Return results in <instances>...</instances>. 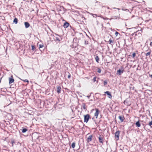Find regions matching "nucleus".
Here are the masks:
<instances>
[{
	"instance_id": "aec40b11",
	"label": "nucleus",
	"mask_w": 152,
	"mask_h": 152,
	"mask_svg": "<svg viewBox=\"0 0 152 152\" xmlns=\"http://www.w3.org/2000/svg\"><path fill=\"white\" fill-rule=\"evenodd\" d=\"M18 20L17 18H15L13 20V22L15 24H17L18 23Z\"/></svg>"
},
{
	"instance_id": "f3484780",
	"label": "nucleus",
	"mask_w": 152,
	"mask_h": 152,
	"mask_svg": "<svg viewBox=\"0 0 152 152\" xmlns=\"http://www.w3.org/2000/svg\"><path fill=\"white\" fill-rule=\"evenodd\" d=\"M54 39L55 41L59 42L60 41V40L59 38L58 37H55L54 38Z\"/></svg>"
},
{
	"instance_id": "f257e3e1",
	"label": "nucleus",
	"mask_w": 152,
	"mask_h": 152,
	"mask_svg": "<svg viewBox=\"0 0 152 152\" xmlns=\"http://www.w3.org/2000/svg\"><path fill=\"white\" fill-rule=\"evenodd\" d=\"M94 110L95 111V112L94 114V115L96 117V118H97L98 115L99 113V110L97 108H95L94 109H93L91 110V111L93 112Z\"/></svg>"
},
{
	"instance_id": "c85d7f7f",
	"label": "nucleus",
	"mask_w": 152,
	"mask_h": 152,
	"mask_svg": "<svg viewBox=\"0 0 152 152\" xmlns=\"http://www.w3.org/2000/svg\"><path fill=\"white\" fill-rule=\"evenodd\" d=\"M135 56H136V53H133L132 55V57L133 58H134Z\"/></svg>"
},
{
	"instance_id": "7c9ffc66",
	"label": "nucleus",
	"mask_w": 152,
	"mask_h": 152,
	"mask_svg": "<svg viewBox=\"0 0 152 152\" xmlns=\"http://www.w3.org/2000/svg\"><path fill=\"white\" fill-rule=\"evenodd\" d=\"M107 81H106V80H105L104 81V86H105L106 85H107Z\"/></svg>"
},
{
	"instance_id": "1a4fd4ad",
	"label": "nucleus",
	"mask_w": 152,
	"mask_h": 152,
	"mask_svg": "<svg viewBox=\"0 0 152 152\" xmlns=\"http://www.w3.org/2000/svg\"><path fill=\"white\" fill-rule=\"evenodd\" d=\"M118 118L120 120L121 122H123L125 119V118L123 115L119 116L118 117Z\"/></svg>"
},
{
	"instance_id": "bb28decb",
	"label": "nucleus",
	"mask_w": 152,
	"mask_h": 152,
	"mask_svg": "<svg viewBox=\"0 0 152 152\" xmlns=\"http://www.w3.org/2000/svg\"><path fill=\"white\" fill-rule=\"evenodd\" d=\"M96 76L94 77L93 79V81L94 82H95L96 81Z\"/></svg>"
},
{
	"instance_id": "a211bd4d",
	"label": "nucleus",
	"mask_w": 152,
	"mask_h": 152,
	"mask_svg": "<svg viewBox=\"0 0 152 152\" xmlns=\"http://www.w3.org/2000/svg\"><path fill=\"white\" fill-rule=\"evenodd\" d=\"M95 59L97 63H99V56H96L95 58Z\"/></svg>"
},
{
	"instance_id": "4c0bfd02",
	"label": "nucleus",
	"mask_w": 152,
	"mask_h": 152,
	"mask_svg": "<svg viewBox=\"0 0 152 152\" xmlns=\"http://www.w3.org/2000/svg\"><path fill=\"white\" fill-rule=\"evenodd\" d=\"M117 10H120V9H117Z\"/></svg>"
},
{
	"instance_id": "a878e982",
	"label": "nucleus",
	"mask_w": 152,
	"mask_h": 152,
	"mask_svg": "<svg viewBox=\"0 0 152 152\" xmlns=\"http://www.w3.org/2000/svg\"><path fill=\"white\" fill-rule=\"evenodd\" d=\"M101 69L99 68H98L97 69V72L99 73H100L101 72Z\"/></svg>"
},
{
	"instance_id": "b1692460",
	"label": "nucleus",
	"mask_w": 152,
	"mask_h": 152,
	"mask_svg": "<svg viewBox=\"0 0 152 152\" xmlns=\"http://www.w3.org/2000/svg\"><path fill=\"white\" fill-rule=\"evenodd\" d=\"M83 108L84 109L86 110V104L84 103L83 104H82Z\"/></svg>"
},
{
	"instance_id": "5701e85b",
	"label": "nucleus",
	"mask_w": 152,
	"mask_h": 152,
	"mask_svg": "<svg viewBox=\"0 0 152 152\" xmlns=\"http://www.w3.org/2000/svg\"><path fill=\"white\" fill-rule=\"evenodd\" d=\"M20 79L21 80H22L23 81V82H27V83H28L29 82V81L28 80H27V79L23 80V79Z\"/></svg>"
},
{
	"instance_id": "f8f14e48",
	"label": "nucleus",
	"mask_w": 152,
	"mask_h": 152,
	"mask_svg": "<svg viewBox=\"0 0 152 152\" xmlns=\"http://www.w3.org/2000/svg\"><path fill=\"white\" fill-rule=\"evenodd\" d=\"M37 46H39V49H40V48H42L44 47V45L43 43L39 44V42L37 44Z\"/></svg>"
},
{
	"instance_id": "412c9836",
	"label": "nucleus",
	"mask_w": 152,
	"mask_h": 152,
	"mask_svg": "<svg viewBox=\"0 0 152 152\" xmlns=\"http://www.w3.org/2000/svg\"><path fill=\"white\" fill-rule=\"evenodd\" d=\"M75 146V142H73L71 145L72 148H74Z\"/></svg>"
},
{
	"instance_id": "2eb2a0df",
	"label": "nucleus",
	"mask_w": 152,
	"mask_h": 152,
	"mask_svg": "<svg viewBox=\"0 0 152 152\" xmlns=\"http://www.w3.org/2000/svg\"><path fill=\"white\" fill-rule=\"evenodd\" d=\"M61 88L60 86H59L57 88V92L58 93H60L61 91Z\"/></svg>"
},
{
	"instance_id": "6e6552de",
	"label": "nucleus",
	"mask_w": 152,
	"mask_h": 152,
	"mask_svg": "<svg viewBox=\"0 0 152 152\" xmlns=\"http://www.w3.org/2000/svg\"><path fill=\"white\" fill-rule=\"evenodd\" d=\"M105 94H106L108 96V97L110 99H111L112 96L110 92L109 91H106L104 92Z\"/></svg>"
},
{
	"instance_id": "4468645a",
	"label": "nucleus",
	"mask_w": 152,
	"mask_h": 152,
	"mask_svg": "<svg viewBox=\"0 0 152 152\" xmlns=\"http://www.w3.org/2000/svg\"><path fill=\"white\" fill-rule=\"evenodd\" d=\"M24 24L26 28H28L30 26V24L27 22H25Z\"/></svg>"
},
{
	"instance_id": "6ab92c4d",
	"label": "nucleus",
	"mask_w": 152,
	"mask_h": 152,
	"mask_svg": "<svg viewBox=\"0 0 152 152\" xmlns=\"http://www.w3.org/2000/svg\"><path fill=\"white\" fill-rule=\"evenodd\" d=\"M151 50H150L148 52V53H146L145 54L146 56H150L151 54Z\"/></svg>"
},
{
	"instance_id": "58836bf2",
	"label": "nucleus",
	"mask_w": 152,
	"mask_h": 152,
	"mask_svg": "<svg viewBox=\"0 0 152 152\" xmlns=\"http://www.w3.org/2000/svg\"><path fill=\"white\" fill-rule=\"evenodd\" d=\"M114 9H116V8H114Z\"/></svg>"
},
{
	"instance_id": "393cba45",
	"label": "nucleus",
	"mask_w": 152,
	"mask_h": 152,
	"mask_svg": "<svg viewBox=\"0 0 152 152\" xmlns=\"http://www.w3.org/2000/svg\"><path fill=\"white\" fill-rule=\"evenodd\" d=\"M31 49L33 50H34L35 49V47L34 45H31Z\"/></svg>"
},
{
	"instance_id": "e433bc0d",
	"label": "nucleus",
	"mask_w": 152,
	"mask_h": 152,
	"mask_svg": "<svg viewBox=\"0 0 152 152\" xmlns=\"http://www.w3.org/2000/svg\"><path fill=\"white\" fill-rule=\"evenodd\" d=\"M74 117H72L71 118V119L72 118H74Z\"/></svg>"
},
{
	"instance_id": "39448f33",
	"label": "nucleus",
	"mask_w": 152,
	"mask_h": 152,
	"mask_svg": "<svg viewBox=\"0 0 152 152\" xmlns=\"http://www.w3.org/2000/svg\"><path fill=\"white\" fill-rule=\"evenodd\" d=\"M9 83L11 84L13 83L14 81V79L13 78V76L12 75L11 76V77L9 78Z\"/></svg>"
},
{
	"instance_id": "0eeeda50",
	"label": "nucleus",
	"mask_w": 152,
	"mask_h": 152,
	"mask_svg": "<svg viewBox=\"0 0 152 152\" xmlns=\"http://www.w3.org/2000/svg\"><path fill=\"white\" fill-rule=\"evenodd\" d=\"M124 71V69L122 70H121L120 69H119L117 71V72L116 73V75H120L121 74H122Z\"/></svg>"
},
{
	"instance_id": "ddd939ff",
	"label": "nucleus",
	"mask_w": 152,
	"mask_h": 152,
	"mask_svg": "<svg viewBox=\"0 0 152 152\" xmlns=\"http://www.w3.org/2000/svg\"><path fill=\"white\" fill-rule=\"evenodd\" d=\"M137 127H139L141 126L140 124V122L139 121H137L135 123Z\"/></svg>"
},
{
	"instance_id": "f03ea898",
	"label": "nucleus",
	"mask_w": 152,
	"mask_h": 152,
	"mask_svg": "<svg viewBox=\"0 0 152 152\" xmlns=\"http://www.w3.org/2000/svg\"><path fill=\"white\" fill-rule=\"evenodd\" d=\"M120 132V131L118 130L115 132V137L116 140H118L119 139Z\"/></svg>"
},
{
	"instance_id": "c9c22d12",
	"label": "nucleus",
	"mask_w": 152,
	"mask_h": 152,
	"mask_svg": "<svg viewBox=\"0 0 152 152\" xmlns=\"http://www.w3.org/2000/svg\"><path fill=\"white\" fill-rule=\"evenodd\" d=\"M150 77H151V78H152V74L151 75H150Z\"/></svg>"
},
{
	"instance_id": "20e7f679",
	"label": "nucleus",
	"mask_w": 152,
	"mask_h": 152,
	"mask_svg": "<svg viewBox=\"0 0 152 152\" xmlns=\"http://www.w3.org/2000/svg\"><path fill=\"white\" fill-rule=\"evenodd\" d=\"M99 143H102V144L103 143V141L104 137L102 136L99 135V136L98 137Z\"/></svg>"
},
{
	"instance_id": "c756f323",
	"label": "nucleus",
	"mask_w": 152,
	"mask_h": 152,
	"mask_svg": "<svg viewBox=\"0 0 152 152\" xmlns=\"http://www.w3.org/2000/svg\"><path fill=\"white\" fill-rule=\"evenodd\" d=\"M148 125L150 126H151L152 125V120H151V121H150V122H149V123L148 124Z\"/></svg>"
},
{
	"instance_id": "423d86ee",
	"label": "nucleus",
	"mask_w": 152,
	"mask_h": 152,
	"mask_svg": "<svg viewBox=\"0 0 152 152\" xmlns=\"http://www.w3.org/2000/svg\"><path fill=\"white\" fill-rule=\"evenodd\" d=\"M93 135H90L87 139V141L88 142H89L92 140Z\"/></svg>"
},
{
	"instance_id": "473e14b6",
	"label": "nucleus",
	"mask_w": 152,
	"mask_h": 152,
	"mask_svg": "<svg viewBox=\"0 0 152 152\" xmlns=\"http://www.w3.org/2000/svg\"><path fill=\"white\" fill-rule=\"evenodd\" d=\"M71 77V75L69 73V75H68V78H70Z\"/></svg>"
},
{
	"instance_id": "f704fd0d",
	"label": "nucleus",
	"mask_w": 152,
	"mask_h": 152,
	"mask_svg": "<svg viewBox=\"0 0 152 152\" xmlns=\"http://www.w3.org/2000/svg\"><path fill=\"white\" fill-rule=\"evenodd\" d=\"M14 143V141H12V146H13V143Z\"/></svg>"
},
{
	"instance_id": "9b49d317",
	"label": "nucleus",
	"mask_w": 152,
	"mask_h": 152,
	"mask_svg": "<svg viewBox=\"0 0 152 152\" xmlns=\"http://www.w3.org/2000/svg\"><path fill=\"white\" fill-rule=\"evenodd\" d=\"M69 23L68 22H66L64 23L63 26L64 28H66L69 26Z\"/></svg>"
},
{
	"instance_id": "7ed1b4c3",
	"label": "nucleus",
	"mask_w": 152,
	"mask_h": 152,
	"mask_svg": "<svg viewBox=\"0 0 152 152\" xmlns=\"http://www.w3.org/2000/svg\"><path fill=\"white\" fill-rule=\"evenodd\" d=\"M90 118V115L89 114H87L84 115V122L87 123Z\"/></svg>"
},
{
	"instance_id": "4be33fe9",
	"label": "nucleus",
	"mask_w": 152,
	"mask_h": 152,
	"mask_svg": "<svg viewBox=\"0 0 152 152\" xmlns=\"http://www.w3.org/2000/svg\"><path fill=\"white\" fill-rule=\"evenodd\" d=\"M28 130V129L26 128H24L22 130V132L23 133H25L26 132V131H27Z\"/></svg>"
},
{
	"instance_id": "dca6fc26",
	"label": "nucleus",
	"mask_w": 152,
	"mask_h": 152,
	"mask_svg": "<svg viewBox=\"0 0 152 152\" xmlns=\"http://www.w3.org/2000/svg\"><path fill=\"white\" fill-rule=\"evenodd\" d=\"M119 11L118 10H117V11L115 10L113 11V14H114L115 13H116L117 15V16H118V15H119Z\"/></svg>"
},
{
	"instance_id": "2f4dec72",
	"label": "nucleus",
	"mask_w": 152,
	"mask_h": 152,
	"mask_svg": "<svg viewBox=\"0 0 152 152\" xmlns=\"http://www.w3.org/2000/svg\"><path fill=\"white\" fill-rule=\"evenodd\" d=\"M137 31H137L136 32H135L132 35H135V36H136L137 35L136 33L137 32Z\"/></svg>"
},
{
	"instance_id": "9d476101",
	"label": "nucleus",
	"mask_w": 152,
	"mask_h": 152,
	"mask_svg": "<svg viewBox=\"0 0 152 152\" xmlns=\"http://www.w3.org/2000/svg\"><path fill=\"white\" fill-rule=\"evenodd\" d=\"M108 42H109V43L110 44H111L112 45H113L114 44V41L113 39H110Z\"/></svg>"
},
{
	"instance_id": "72a5a7b5",
	"label": "nucleus",
	"mask_w": 152,
	"mask_h": 152,
	"mask_svg": "<svg viewBox=\"0 0 152 152\" xmlns=\"http://www.w3.org/2000/svg\"><path fill=\"white\" fill-rule=\"evenodd\" d=\"M151 39H152V37H151ZM150 45L151 46H152V42H151L150 43Z\"/></svg>"
},
{
	"instance_id": "cd10ccee",
	"label": "nucleus",
	"mask_w": 152,
	"mask_h": 152,
	"mask_svg": "<svg viewBox=\"0 0 152 152\" xmlns=\"http://www.w3.org/2000/svg\"><path fill=\"white\" fill-rule=\"evenodd\" d=\"M115 34L116 36H117L118 35H120V34L117 31H116Z\"/></svg>"
}]
</instances>
